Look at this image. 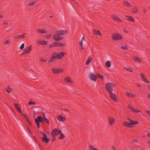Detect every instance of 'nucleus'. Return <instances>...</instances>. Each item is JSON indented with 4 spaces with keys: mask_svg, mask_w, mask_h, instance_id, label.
<instances>
[{
    "mask_svg": "<svg viewBox=\"0 0 150 150\" xmlns=\"http://www.w3.org/2000/svg\"><path fill=\"white\" fill-rule=\"evenodd\" d=\"M115 86V84L112 83L108 82L106 84L105 88L107 91L109 93L112 92L113 88Z\"/></svg>",
    "mask_w": 150,
    "mask_h": 150,
    "instance_id": "nucleus-1",
    "label": "nucleus"
},
{
    "mask_svg": "<svg viewBox=\"0 0 150 150\" xmlns=\"http://www.w3.org/2000/svg\"><path fill=\"white\" fill-rule=\"evenodd\" d=\"M35 122L37 125L38 128H40V123H42L44 121V119L43 117L40 116H38L35 120Z\"/></svg>",
    "mask_w": 150,
    "mask_h": 150,
    "instance_id": "nucleus-2",
    "label": "nucleus"
},
{
    "mask_svg": "<svg viewBox=\"0 0 150 150\" xmlns=\"http://www.w3.org/2000/svg\"><path fill=\"white\" fill-rule=\"evenodd\" d=\"M122 39L121 35L118 33H114L112 35V39L114 40H121Z\"/></svg>",
    "mask_w": 150,
    "mask_h": 150,
    "instance_id": "nucleus-3",
    "label": "nucleus"
},
{
    "mask_svg": "<svg viewBox=\"0 0 150 150\" xmlns=\"http://www.w3.org/2000/svg\"><path fill=\"white\" fill-rule=\"evenodd\" d=\"M59 133H61V131L57 129H54L51 133V135L53 137H55L58 135Z\"/></svg>",
    "mask_w": 150,
    "mask_h": 150,
    "instance_id": "nucleus-4",
    "label": "nucleus"
},
{
    "mask_svg": "<svg viewBox=\"0 0 150 150\" xmlns=\"http://www.w3.org/2000/svg\"><path fill=\"white\" fill-rule=\"evenodd\" d=\"M110 98L113 100L115 102H118V99L117 98L116 95L115 93L112 92L109 93Z\"/></svg>",
    "mask_w": 150,
    "mask_h": 150,
    "instance_id": "nucleus-5",
    "label": "nucleus"
},
{
    "mask_svg": "<svg viewBox=\"0 0 150 150\" xmlns=\"http://www.w3.org/2000/svg\"><path fill=\"white\" fill-rule=\"evenodd\" d=\"M67 31L66 30H60L56 31L55 33L58 36H64L66 35L67 33Z\"/></svg>",
    "mask_w": 150,
    "mask_h": 150,
    "instance_id": "nucleus-6",
    "label": "nucleus"
},
{
    "mask_svg": "<svg viewBox=\"0 0 150 150\" xmlns=\"http://www.w3.org/2000/svg\"><path fill=\"white\" fill-rule=\"evenodd\" d=\"M51 71L54 74H57L63 72L64 71L63 69H52Z\"/></svg>",
    "mask_w": 150,
    "mask_h": 150,
    "instance_id": "nucleus-7",
    "label": "nucleus"
},
{
    "mask_svg": "<svg viewBox=\"0 0 150 150\" xmlns=\"http://www.w3.org/2000/svg\"><path fill=\"white\" fill-rule=\"evenodd\" d=\"M54 54L56 56L57 59H61L64 57L65 54L64 52H62L59 53H54Z\"/></svg>",
    "mask_w": 150,
    "mask_h": 150,
    "instance_id": "nucleus-8",
    "label": "nucleus"
},
{
    "mask_svg": "<svg viewBox=\"0 0 150 150\" xmlns=\"http://www.w3.org/2000/svg\"><path fill=\"white\" fill-rule=\"evenodd\" d=\"M32 46L30 45L26 48H25L23 52L21 54V55H23L25 54L28 53H30L31 51L32 50Z\"/></svg>",
    "mask_w": 150,
    "mask_h": 150,
    "instance_id": "nucleus-9",
    "label": "nucleus"
},
{
    "mask_svg": "<svg viewBox=\"0 0 150 150\" xmlns=\"http://www.w3.org/2000/svg\"><path fill=\"white\" fill-rule=\"evenodd\" d=\"M53 39L56 41H58L61 40H62L63 39V38L58 36L57 34H54L53 35Z\"/></svg>",
    "mask_w": 150,
    "mask_h": 150,
    "instance_id": "nucleus-10",
    "label": "nucleus"
},
{
    "mask_svg": "<svg viewBox=\"0 0 150 150\" xmlns=\"http://www.w3.org/2000/svg\"><path fill=\"white\" fill-rule=\"evenodd\" d=\"M109 125L110 126L112 125L115 122V119L113 117H108Z\"/></svg>",
    "mask_w": 150,
    "mask_h": 150,
    "instance_id": "nucleus-11",
    "label": "nucleus"
},
{
    "mask_svg": "<svg viewBox=\"0 0 150 150\" xmlns=\"http://www.w3.org/2000/svg\"><path fill=\"white\" fill-rule=\"evenodd\" d=\"M128 108L129 109L132 111L134 113L139 112H141V111L140 110H137L136 109H135L132 107L130 105H129L128 106Z\"/></svg>",
    "mask_w": 150,
    "mask_h": 150,
    "instance_id": "nucleus-12",
    "label": "nucleus"
},
{
    "mask_svg": "<svg viewBox=\"0 0 150 150\" xmlns=\"http://www.w3.org/2000/svg\"><path fill=\"white\" fill-rule=\"evenodd\" d=\"M90 79L94 81H96L97 78V76L93 73H90L89 75Z\"/></svg>",
    "mask_w": 150,
    "mask_h": 150,
    "instance_id": "nucleus-13",
    "label": "nucleus"
},
{
    "mask_svg": "<svg viewBox=\"0 0 150 150\" xmlns=\"http://www.w3.org/2000/svg\"><path fill=\"white\" fill-rule=\"evenodd\" d=\"M127 120L130 123V125H136L138 124L139 122L137 121H134L130 118H128Z\"/></svg>",
    "mask_w": 150,
    "mask_h": 150,
    "instance_id": "nucleus-14",
    "label": "nucleus"
},
{
    "mask_svg": "<svg viewBox=\"0 0 150 150\" xmlns=\"http://www.w3.org/2000/svg\"><path fill=\"white\" fill-rule=\"evenodd\" d=\"M57 120L59 121L63 122L66 120L65 117H62L61 115H59L57 116Z\"/></svg>",
    "mask_w": 150,
    "mask_h": 150,
    "instance_id": "nucleus-15",
    "label": "nucleus"
},
{
    "mask_svg": "<svg viewBox=\"0 0 150 150\" xmlns=\"http://www.w3.org/2000/svg\"><path fill=\"white\" fill-rule=\"evenodd\" d=\"M14 106L17 110L21 114H22V111L21 110V108L19 105L18 104H15Z\"/></svg>",
    "mask_w": 150,
    "mask_h": 150,
    "instance_id": "nucleus-16",
    "label": "nucleus"
},
{
    "mask_svg": "<svg viewBox=\"0 0 150 150\" xmlns=\"http://www.w3.org/2000/svg\"><path fill=\"white\" fill-rule=\"evenodd\" d=\"M56 59L57 58L56 56L54 55V54H53L50 59L48 62L49 63H50L54 61V60Z\"/></svg>",
    "mask_w": 150,
    "mask_h": 150,
    "instance_id": "nucleus-17",
    "label": "nucleus"
},
{
    "mask_svg": "<svg viewBox=\"0 0 150 150\" xmlns=\"http://www.w3.org/2000/svg\"><path fill=\"white\" fill-rule=\"evenodd\" d=\"M54 45H55V46L62 47L63 46H65L66 45L65 44L61 43L58 42H54Z\"/></svg>",
    "mask_w": 150,
    "mask_h": 150,
    "instance_id": "nucleus-18",
    "label": "nucleus"
},
{
    "mask_svg": "<svg viewBox=\"0 0 150 150\" xmlns=\"http://www.w3.org/2000/svg\"><path fill=\"white\" fill-rule=\"evenodd\" d=\"M93 33L96 35L101 36V34L99 30L94 29L93 30Z\"/></svg>",
    "mask_w": 150,
    "mask_h": 150,
    "instance_id": "nucleus-19",
    "label": "nucleus"
},
{
    "mask_svg": "<svg viewBox=\"0 0 150 150\" xmlns=\"http://www.w3.org/2000/svg\"><path fill=\"white\" fill-rule=\"evenodd\" d=\"M111 17L113 20H114L117 21H120V22H122V21L121 20V19H120L118 17H117L115 16H114V15L112 16Z\"/></svg>",
    "mask_w": 150,
    "mask_h": 150,
    "instance_id": "nucleus-20",
    "label": "nucleus"
},
{
    "mask_svg": "<svg viewBox=\"0 0 150 150\" xmlns=\"http://www.w3.org/2000/svg\"><path fill=\"white\" fill-rule=\"evenodd\" d=\"M141 77L143 81L144 82L146 83H149V81L146 80V79L145 78V76L143 73L141 74Z\"/></svg>",
    "mask_w": 150,
    "mask_h": 150,
    "instance_id": "nucleus-21",
    "label": "nucleus"
},
{
    "mask_svg": "<svg viewBox=\"0 0 150 150\" xmlns=\"http://www.w3.org/2000/svg\"><path fill=\"white\" fill-rule=\"evenodd\" d=\"M25 33H23V35L15 36L14 37L15 39H18L20 38H23L25 37L24 35Z\"/></svg>",
    "mask_w": 150,
    "mask_h": 150,
    "instance_id": "nucleus-22",
    "label": "nucleus"
},
{
    "mask_svg": "<svg viewBox=\"0 0 150 150\" xmlns=\"http://www.w3.org/2000/svg\"><path fill=\"white\" fill-rule=\"evenodd\" d=\"M125 17L126 18V19L128 21H134V20L133 18L130 16H125Z\"/></svg>",
    "mask_w": 150,
    "mask_h": 150,
    "instance_id": "nucleus-23",
    "label": "nucleus"
},
{
    "mask_svg": "<svg viewBox=\"0 0 150 150\" xmlns=\"http://www.w3.org/2000/svg\"><path fill=\"white\" fill-rule=\"evenodd\" d=\"M22 115L25 118V120L27 121V122L30 125H31V123L30 122V121L29 120V119L28 117L25 114H22Z\"/></svg>",
    "mask_w": 150,
    "mask_h": 150,
    "instance_id": "nucleus-24",
    "label": "nucleus"
},
{
    "mask_svg": "<svg viewBox=\"0 0 150 150\" xmlns=\"http://www.w3.org/2000/svg\"><path fill=\"white\" fill-rule=\"evenodd\" d=\"M123 125L125 127H127L129 128H130L132 127V126L130 125V123H129L127 121H125L124 122Z\"/></svg>",
    "mask_w": 150,
    "mask_h": 150,
    "instance_id": "nucleus-25",
    "label": "nucleus"
},
{
    "mask_svg": "<svg viewBox=\"0 0 150 150\" xmlns=\"http://www.w3.org/2000/svg\"><path fill=\"white\" fill-rule=\"evenodd\" d=\"M132 59L136 62H141L142 61V59H141L136 56H134L132 58Z\"/></svg>",
    "mask_w": 150,
    "mask_h": 150,
    "instance_id": "nucleus-26",
    "label": "nucleus"
},
{
    "mask_svg": "<svg viewBox=\"0 0 150 150\" xmlns=\"http://www.w3.org/2000/svg\"><path fill=\"white\" fill-rule=\"evenodd\" d=\"M64 81L68 82L73 83L72 80L69 77H65L64 79Z\"/></svg>",
    "mask_w": 150,
    "mask_h": 150,
    "instance_id": "nucleus-27",
    "label": "nucleus"
},
{
    "mask_svg": "<svg viewBox=\"0 0 150 150\" xmlns=\"http://www.w3.org/2000/svg\"><path fill=\"white\" fill-rule=\"evenodd\" d=\"M126 95L129 97H134L136 96V95L133 94H132L128 92H126Z\"/></svg>",
    "mask_w": 150,
    "mask_h": 150,
    "instance_id": "nucleus-28",
    "label": "nucleus"
},
{
    "mask_svg": "<svg viewBox=\"0 0 150 150\" xmlns=\"http://www.w3.org/2000/svg\"><path fill=\"white\" fill-rule=\"evenodd\" d=\"M37 32L42 34H46L47 33L46 31L42 29H39L38 30Z\"/></svg>",
    "mask_w": 150,
    "mask_h": 150,
    "instance_id": "nucleus-29",
    "label": "nucleus"
},
{
    "mask_svg": "<svg viewBox=\"0 0 150 150\" xmlns=\"http://www.w3.org/2000/svg\"><path fill=\"white\" fill-rule=\"evenodd\" d=\"M124 5L126 6L131 7L132 6L130 3L126 1H124Z\"/></svg>",
    "mask_w": 150,
    "mask_h": 150,
    "instance_id": "nucleus-30",
    "label": "nucleus"
},
{
    "mask_svg": "<svg viewBox=\"0 0 150 150\" xmlns=\"http://www.w3.org/2000/svg\"><path fill=\"white\" fill-rule=\"evenodd\" d=\"M38 44L40 45H45L47 44V42L44 41H38Z\"/></svg>",
    "mask_w": 150,
    "mask_h": 150,
    "instance_id": "nucleus-31",
    "label": "nucleus"
},
{
    "mask_svg": "<svg viewBox=\"0 0 150 150\" xmlns=\"http://www.w3.org/2000/svg\"><path fill=\"white\" fill-rule=\"evenodd\" d=\"M92 59L91 57H90V56L89 57H88L87 61L86 63V65H87L89 64L91 62L92 60Z\"/></svg>",
    "mask_w": 150,
    "mask_h": 150,
    "instance_id": "nucleus-32",
    "label": "nucleus"
},
{
    "mask_svg": "<svg viewBox=\"0 0 150 150\" xmlns=\"http://www.w3.org/2000/svg\"><path fill=\"white\" fill-rule=\"evenodd\" d=\"M85 41V39H84V37H83V38H82V39L81 40V41H80L79 43L80 46L83 49H84V48L83 47L82 42L83 41Z\"/></svg>",
    "mask_w": 150,
    "mask_h": 150,
    "instance_id": "nucleus-33",
    "label": "nucleus"
},
{
    "mask_svg": "<svg viewBox=\"0 0 150 150\" xmlns=\"http://www.w3.org/2000/svg\"><path fill=\"white\" fill-rule=\"evenodd\" d=\"M105 65L106 67H111V64L110 63V62L109 61H107L106 63H105Z\"/></svg>",
    "mask_w": 150,
    "mask_h": 150,
    "instance_id": "nucleus-34",
    "label": "nucleus"
},
{
    "mask_svg": "<svg viewBox=\"0 0 150 150\" xmlns=\"http://www.w3.org/2000/svg\"><path fill=\"white\" fill-rule=\"evenodd\" d=\"M42 139L43 142H45L47 143H48L49 140V139L47 137L45 138H42Z\"/></svg>",
    "mask_w": 150,
    "mask_h": 150,
    "instance_id": "nucleus-35",
    "label": "nucleus"
},
{
    "mask_svg": "<svg viewBox=\"0 0 150 150\" xmlns=\"http://www.w3.org/2000/svg\"><path fill=\"white\" fill-rule=\"evenodd\" d=\"M132 11L133 13H136L138 11V8L136 7H134L132 9Z\"/></svg>",
    "mask_w": 150,
    "mask_h": 150,
    "instance_id": "nucleus-36",
    "label": "nucleus"
},
{
    "mask_svg": "<svg viewBox=\"0 0 150 150\" xmlns=\"http://www.w3.org/2000/svg\"><path fill=\"white\" fill-rule=\"evenodd\" d=\"M61 134L60 136L59 137V139H62L64 138H65V136H64L62 132H61V133H59Z\"/></svg>",
    "mask_w": 150,
    "mask_h": 150,
    "instance_id": "nucleus-37",
    "label": "nucleus"
},
{
    "mask_svg": "<svg viewBox=\"0 0 150 150\" xmlns=\"http://www.w3.org/2000/svg\"><path fill=\"white\" fill-rule=\"evenodd\" d=\"M90 150H97V149L95 148L92 145L89 146Z\"/></svg>",
    "mask_w": 150,
    "mask_h": 150,
    "instance_id": "nucleus-38",
    "label": "nucleus"
},
{
    "mask_svg": "<svg viewBox=\"0 0 150 150\" xmlns=\"http://www.w3.org/2000/svg\"><path fill=\"white\" fill-rule=\"evenodd\" d=\"M35 3V1L31 2L29 3L28 4V6H33Z\"/></svg>",
    "mask_w": 150,
    "mask_h": 150,
    "instance_id": "nucleus-39",
    "label": "nucleus"
},
{
    "mask_svg": "<svg viewBox=\"0 0 150 150\" xmlns=\"http://www.w3.org/2000/svg\"><path fill=\"white\" fill-rule=\"evenodd\" d=\"M124 69L126 70L127 71H129L131 72H132L133 71V70L129 67L127 68H125Z\"/></svg>",
    "mask_w": 150,
    "mask_h": 150,
    "instance_id": "nucleus-40",
    "label": "nucleus"
},
{
    "mask_svg": "<svg viewBox=\"0 0 150 150\" xmlns=\"http://www.w3.org/2000/svg\"><path fill=\"white\" fill-rule=\"evenodd\" d=\"M8 90H6V91L8 93H10L12 91V89L9 86H8Z\"/></svg>",
    "mask_w": 150,
    "mask_h": 150,
    "instance_id": "nucleus-41",
    "label": "nucleus"
},
{
    "mask_svg": "<svg viewBox=\"0 0 150 150\" xmlns=\"http://www.w3.org/2000/svg\"><path fill=\"white\" fill-rule=\"evenodd\" d=\"M121 48L123 50H127L128 49L127 45L122 46L121 47Z\"/></svg>",
    "mask_w": 150,
    "mask_h": 150,
    "instance_id": "nucleus-42",
    "label": "nucleus"
},
{
    "mask_svg": "<svg viewBox=\"0 0 150 150\" xmlns=\"http://www.w3.org/2000/svg\"><path fill=\"white\" fill-rule=\"evenodd\" d=\"M97 76L99 77V78L101 79H102V80H103L104 79V76H102V75H101L99 74H97Z\"/></svg>",
    "mask_w": 150,
    "mask_h": 150,
    "instance_id": "nucleus-43",
    "label": "nucleus"
},
{
    "mask_svg": "<svg viewBox=\"0 0 150 150\" xmlns=\"http://www.w3.org/2000/svg\"><path fill=\"white\" fill-rule=\"evenodd\" d=\"M36 104L35 102H31L30 100V101L29 102L28 104L29 105H34Z\"/></svg>",
    "mask_w": 150,
    "mask_h": 150,
    "instance_id": "nucleus-44",
    "label": "nucleus"
},
{
    "mask_svg": "<svg viewBox=\"0 0 150 150\" xmlns=\"http://www.w3.org/2000/svg\"><path fill=\"white\" fill-rule=\"evenodd\" d=\"M40 60L41 62H46L47 61L46 59H45L43 58H41L40 59Z\"/></svg>",
    "mask_w": 150,
    "mask_h": 150,
    "instance_id": "nucleus-45",
    "label": "nucleus"
},
{
    "mask_svg": "<svg viewBox=\"0 0 150 150\" xmlns=\"http://www.w3.org/2000/svg\"><path fill=\"white\" fill-rule=\"evenodd\" d=\"M24 47V43H22L20 47V49L22 50L23 49Z\"/></svg>",
    "mask_w": 150,
    "mask_h": 150,
    "instance_id": "nucleus-46",
    "label": "nucleus"
},
{
    "mask_svg": "<svg viewBox=\"0 0 150 150\" xmlns=\"http://www.w3.org/2000/svg\"><path fill=\"white\" fill-rule=\"evenodd\" d=\"M54 44V42L52 44H50V48H51L52 47L55 46V45Z\"/></svg>",
    "mask_w": 150,
    "mask_h": 150,
    "instance_id": "nucleus-47",
    "label": "nucleus"
},
{
    "mask_svg": "<svg viewBox=\"0 0 150 150\" xmlns=\"http://www.w3.org/2000/svg\"><path fill=\"white\" fill-rule=\"evenodd\" d=\"M41 133L42 134L43 136V137H42V138H45L47 137V136L45 135V134L41 132Z\"/></svg>",
    "mask_w": 150,
    "mask_h": 150,
    "instance_id": "nucleus-48",
    "label": "nucleus"
},
{
    "mask_svg": "<svg viewBox=\"0 0 150 150\" xmlns=\"http://www.w3.org/2000/svg\"><path fill=\"white\" fill-rule=\"evenodd\" d=\"M11 42L9 40H6L5 42H4V43L5 44H7L10 43Z\"/></svg>",
    "mask_w": 150,
    "mask_h": 150,
    "instance_id": "nucleus-49",
    "label": "nucleus"
},
{
    "mask_svg": "<svg viewBox=\"0 0 150 150\" xmlns=\"http://www.w3.org/2000/svg\"><path fill=\"white\" fill-rule=\"evenodd\" d=\"M112 150H116L115 147L114 145L112 146Z\"/></svg>",
    "mask_w": 150,
    "mask_h": 150,
    "instance_id": "nucleus-50",
    "label": "nucleus"
},
{
    "mask_svg": "<svg viewBox=\"0 0 150 150\" xmlns=\"http://www.w3.org/2000/svg\"><path fill=\"white\" fill-rule=\"evenodd\" d=\"M145 112L146 113H147L150 116V111L147 110H146Z\"/></svg>",
    "mask_w": 150,
    "mask_h": 150,
    "instance_id": "nucleus-51",
    "label": "nucleus"
},
{
    "mask_svg": "<svg viewBox=\"0 0 150 150\" xmlns=\"http://www.w3.org/2000/svg\"><path fill=\"white\" fill-rule=\"evenodd\" d=\"M44 119V120H45V122H47V123H48V124L49 123L48 120L47 119V118H45V119Z\"/></svg>",
    "mask_w": 150,
    "mask_h": 150,
    "instance_id": "nucleus-52",
    "label": "nucleus"
},
{
    "mask_svg": "<svg viewBox=\"0 0 150 150\" xmlns=\"http://www.w3.org/2000/svg\"><path fill=\"white\" fill-rule=\"evenodd\" d=\"M56 139V138H55V137H53V138H52V142H53Z\"/></svg>",
    "mask_w": 150,
    "mask_h": 150,
    "instance_id": "nucleus-53",
    "label": "nucleus"
},
{
    "mask_svg": "<svg viewBox=\"0 0 150 150\" xmlns=\"http://www.w3.org/2000/svg\"><path fill=\"white\" fill-rule=\"evenodd\" d=\"M143 11L144 12V13H146V9H145V8H144L143 10Z\"/></svg>",
    "mask_w": 150,
    "mask_h": 150,
    "instance_id": "nucleus-54",
    "label": "nucleus"
},
{
    "mask_svg": "<svg viewBox=\"0 0 150 150\" xmlns=\"http://www.w3.org/2000/svg\"><path fill=\"white\" fill-rule=\"evenodd\" d=\"M43 118L44 119H45V118H46V117L45 116V114L44 113V114H43Z\"/></svg>",
    "mask_w": 150,
    "mask_h": 150,
    "instance_id": "nucleus-55",
    "label": "nucleus"
},
{
    "mask_svg": "<svg viewBox=\"0 0 150 150\" xmlns=\"http://www.w3.org/2000/svg\"><path fill=\"white\" fill-rule=\"evenodd\" d=\"M137 86L138 87H140L141 86V85L138 83L137 84Z\"/></svg>",
    "mask_w": 150,
    "mask_h": 150,
    "instance_id": "nucleus-56",
    "label": "nucleus"
},
{
    "mask_svg": "<svg viewBox=\"0 0 150 150\" xmlns=\"http://www.w3.org/2000/svg\"><path fill=\"white\" fill-rule=\"evenodd\" d=\"M137 140L136 139H133V140H132V141L133 142H137Z\"/></svg>",
    "mask_w": 150,
    "mask_h": 150,
    "instance_id": "nucleus-57",
    "label": "nucleus"
},
{
    "mask_svg": "<svg viewBox=\"0 0 150 150\" xmlns=\"http://www.w3.org/2000/svg\"><path fill=\"white\" fill-rule=\"evenodd\" d=\"M28 131H29V132L30 133H31V131L30 130L29 128L28 127Z\"/></svg>",
    "mask_w": 150,
    "mask_h": 150,
    "instance_id": "nucleus-58",
    "label": "nucleus"
},
{
    "mask_svg": "<svg viewBox=\"0 0 150 150\" xmlns=\"http://www.w3.org/2000/svg\"><path fill=\"white\" fill-rule=\"evenodd\" d=\"M28 131H29V132L30 133H31V131L30 130L29 128L28 127Z\"/></svg>",
    "mask_w": 150,
    "mask_h": 150,
    "instance_id": "nucleus-59",
    "label": "nucleus"
},
{
    "mask_svg": "<svg viewBox=\"0 0 150 150\" xmlns=\"http://www.w3.org/2000/svg\"><path fill=\"white\" fill-rule=\"evenodd\" d=\"M28 131H29V132L30 133H31V131L30 130L29 128L28 127Z\"/></svg>",
    "mask_w": 150,
    "mask_h": 150,
    "instance_id": "nucleus-60",
    "label": "nucleus"
},
{
    "mask_svg": "<svg viewBox=\"0 0 150 150\" xmlns=\"http://www.w3.org/2000/svg\"><path fill=\"white\" fill-rule=\"evenodd\" d=\"M3 23L4 24L8 25V23L7 22H4Z\"/></svg>",
    "mask_w": 150,
    "mask_h": 150,
    "instance_id": "nucleus-61",
    "label": "nucleus"
},
{
    "mask_svg": "<svg viewBox=\"0 0 150 150\" xmlns=\"http://www.w3.org/2000/svg\"><path fill=\"white\" fill-rule=\"evenodd\" d=\"M148 97L149 98H150V94H149L148 96Z\"/></svg>",
    "mask_w": 150,
    "mask_h": 150,
    "instance_id": "nucleus-62",
    "label": "nucleus"
},
{
    "mask_svg": "<svg viewBox=\"0 0 150 150\" xmlns=\"http://www.w3.org/2000/svg\"><path fill=\"white\" fill-rule=\"evenodd\" d=\"M3 17V16H2L1 15H0V18H2Z\"/></svg>",
    "mask_w": 150,
    "mask_h": 150,
    "instance_id": "nucleus-63",
    "label": "nucleus"
},
{
    "mask_svg": "<svg viewBox=\"0 0 150 150\" xmlns=\"http://www.w3.org/2000/svg\"><path fill=\"white\" fill-rule=\"evenodd\" d=\"M149 88L150 89V85H149L148 86Z\"/></svg>",
    "mask_w": 150,
    "mask_h": 150,
    "instance_id": "nucleus-64",
    "label": "nucleus"
}]
</instances>
